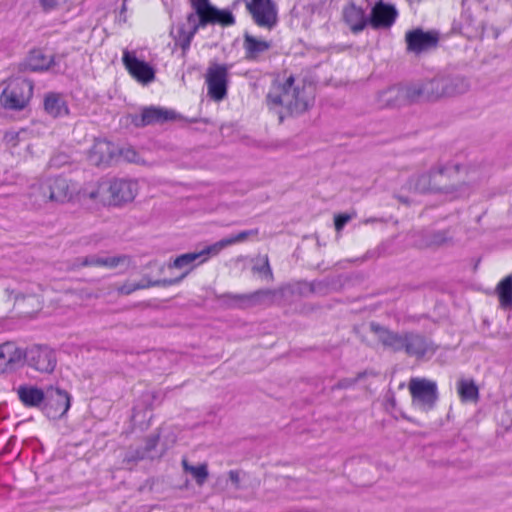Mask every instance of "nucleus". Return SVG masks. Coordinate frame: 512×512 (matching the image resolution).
<instances>
[{"label":"nucleus","instance_id":"nucleus-1","mask_svg":"<svg viewBox=\"0 0 512 512\" xmlns=\"http://www.w3.org/2000/svg\"><path fill=\"white\" fill-rule=\"evenodd\" d=\"M270 109L276 110L280 121L283 115L278 108H284L289 114H301L313 103L312 87L295 84L293 76H289L283 84L274 85L266 97Z\"/></svg>","mask_w":512,"mask_h":512},{"label":"nucleus","instance_id":"nucleus-2","mask_svg":"<svg viewBox=\"0 0 512 512\" xmlns=\"http://www.w3.org/2000/svg\"><path fill=\"white\" fill-rule=\"evenodd\" d=\"M408 389L412 398V406L421 411H431L439 398L437 383L426 378H411Z\"/></svg>","mask_w":512,"mask_h":512},{"label":"nucleus","instance_id":"nucleus-3","mask_svg":"<svg viewBox=\"0 0 512 512\" xmlns=\"http://www.w3.org/2000/svg\"><path fill=\"white\" fill-rule=\"evenodd\" d=\"M433 190L435 194H443L451 198L463 194L462 185L458 184L457 176L460 173L457 165H439L433 168Z\"/></svg>","mask_w":512,"mask_h":512},{"label":"nucleus","instance_id":"nucleus-4","mask_svg":"<svg viewBox=\"0 0 512 512\" xmlns=\"http://www.w3.org/2000/svg\"><path fill=\"white\" fill-rule=\"evenodd\" d=\"M231 68L232 64L210 62L206 70L205 82L207 85L208 96L211 99L221 101L226 97L229 82V71Z\"/></svg>","mask_w":512,"mask_h":512},{"label":"nucleus","instance_id":"nucleus-5","mask_svg":"<svg viewBox=\"0 0 512 512\" xmlns=\"http://www.w3.org/2000/svg\"><path fill=\"white\" fill-rule=\"evenodd\" d=\"M33 93L32 82L26 79L12 81L1 93L0 102L6 109H23Z\"/></svg>","mask_w":512,"mask_h":512},{"label":"nucleus","instance_id":"nucleus-6","mask_svg":"<svg viewBox=\"0 0 512 512\" xmlns=\"http://www.w3.org/2000/svg\"><path fill=\"white\" fill-rule=\"evenodd\" d=\"M34 189H38L40 191V194L36 196V201L38 203H46L48 201L64 203L72 197L70 185L67 179L62 177L38 181V184Z\"/></svg>","mask_w":512,"mask_h":512},{"label":"nucleus","instance_id":"nucleus-7","mask_svg":"<svg viewBox=\"0 0 512 512\" xmlns=\"http://www.w3.org/2000/svg\"><path fill=\"white\" fill-rule=\"evenodd\" d=\"M188 22L197 23V27H206L207 25H221L223 27L235 24V17L227 9H218L208 1L201 9L191 13L187 17Z\"/></svg>","mask_w":512,"mask_h":512},{"label":"nucleus","instance_id":"nucleus-8","mask_svg":"<svg viewBox=\"0 0 512 512\" xmlns=\"http://www.w3.org/2000/svg\"><path fill=\"white\" fill-rule=\"evenodd\" d=\"M27 364L40 373H52L56 367L55 352L44 345H34L24 352Z\"/></svg>","mask_w":512,"mask_h":512},{"label":"nucleus","instance_id":"nucleus-9","mask_svg":"<svg viewBox=\"0 0 512 512\" xmlns=\"http://www.w3.org/2000/svg\"><path fill=\"white\" fill-rule=\"evenodd\" d=\"M376 101L380 108H394L416 102L412 85L388 87L377 94Z\"/></svg>","mask_w":512,"mask_h":512},{"label":"nucleus","instance_id":"nucleus-10","mask_svg":"<svg viewBox=\"0 0 512 512\" xmlns=\"http://www.w3.org/2000/svg\"><path fill=\"white\" fill-rule=\"evenodd\" d=\"M70 406L71 396L66 390L54 386L46 388L43 410L48 417L53 419L63 417Z\"/></svg>","mask_w":512,"mask_h":512},{"label":"nucleus","instance_id":"nucleus-11","mask_svg":"<svg viewBox=\"0 0 512 512\" xmlns=\"http://www.w3.org/2000/svg\"><path fill=\"white\" fill-rule=\"evenodd\" d=\"M408 52L421 54L437 47L439 34L435 31H424L421 28L412 29L405 34Z\"/></svg>","mask_w":512,"mask_h":512},{"label":"nucleus","instance_id":"nucleus-12","mask_svg":"<svg viewBox=\"0 0 512 512\" xmlns=\"http://www.w3.org/2000/svg\"><path fill=\"white\" fill-rule=\"evenodd\" d=\"M246 8L259 27L270 30L277 24V10L271 0H250Z\"/></svg>","mask_w":512,"mask_h":512},{"label":"nucleus","instance_id":"nucleus-13","mask_svg":"<svg viewBox=\"0 0 512 512\" xmlns=\"http://www.w3.org/2000/svg\"><path fill=\"white\" fill-rule=\"evenodd\" d=\"M123 64L129 74L139 83L146 85L154 81L155 70L147 62L138 59L134 52L123 51Z\"/></svg>","mask_w":512,"mask_h":512},{"label":"nucleus","instance_id":"nucleus-14","mask_svg":"<svg viewBox=\"0 0 512 512\" xmlns=\"http://www.w3.org/2000/svg\"><path fill=\"white\" fill-rule=\"evenodd\" d=\"M212 252L207 251V247L199 252L185 253L174 259L172 263L168 264L169 268H176L184 270V272L175 279H167L168 281H176L175 284L182 281L188 273L198 264L205 262Z\"/></svg>","mask_w":512,"mask_h":512},{"label":"nucleus","instance_id":"nucleus-15","mask_svg":"<svg viewBox=\"0 0 512 512\" xmlns=\"http://www.w3.org/2000/svg\"><path fill=\"white\" fill-rule=\"evenodd\" d=\"M403 351L410 357L422 358L427 354H434L436 346L421 334L406 332Z\"/></svg>","mask_w":512,"mask_h":512},{"label":"nucleus","instance_id":"nucleus-16","mask_svg":"<svg viewBox=\"0 0 512 512\" xmlns=\"http://www.w3.org/2000/svg\"><path fill=\"white\" fill-rule=\"evenodd\" d=\"M80 194L81 197L88 198L94 202L103 205H113L112 179H102L96 183H89L82 188Z\"/></svg>","mask_w":512,"mask_h":512},{"label":"nucleus","instance_id":"nucleus-17","mask_svg":"<svg viewBox=\"0 0 512 512\" xmlns=\"http://www.w3.org/2000/svg\"><path fill=\"white\" fill-rule=\"evenodd\" d=\"M138 182L129 179H112V203L118 206L134 200L138 194Z\"/></svg>","mask_w":512,"mask_h":512},{"label":"nucleus","instance_id":"nucleus-18","mask_svg":"<svg viewBox=\"0 0 512 512\" xmlns=\"http://www.w3.org/2000/svg\"><path fill=\"white\" fill-rule=\"evenodd\" d=\"M117 152L118 149L113 143L105 139H97L88 152V160L95 166L108 165Z\"/></svg>","mask_w":512,"mask_h":512},{"label":"nucleus","instance_id":"nucleus-19","mask_svg":"<svg viewBox=\"0 0 512 512\" xmlns=\"http://www.w3.org/2000/svg\"><path fill=\"white\" fill-rule=\"evenodd\" d=\"M443 77L413 84L415 101H434L444 97Z\"/></svg>","mask_w":512,"mask_h":512},{"label":"nucleus","instance_id":"nucleus-20","mask_svg":"<svg viewBox=\"0 0 512 512\" xmlns=\"http://www.w3.org/2000/svg\"><path fill=\"white\" fill-rule=\"evenodd\" d=\"M24 360V351L13 342L0 345V374L15 369Z\"/></svg>","mask_w":512,"mask_h":512},{"label":"nucleus","instance_id":"nucleus-21","mask_svg":"<svg viewBox=\"0 0 512 512\" xmlns=\"http://www.w3.org/2000/svg\"><path fill=\"white\" fill-rule=\"evenodd\" d=\"M370 329L376 334L378 340L383 344L384 347L391 349L394 352L404 350L405 333H397L380 326L377 323L372 322Z\"/></svg>","mask_w":512,"mask_h":512},{"label":"nucleus","instance_id":"nucleus-22","mask_svg":"<svg viewBox=\"0 0 512 512\" xmlns=\"http://www.w3.org/2000/svg\"><path fill=\"white\" fill-rule=\"evenodd\" d=\"M397 17V10L394 6L378 2L371 11L370 24L373 28H388Z\"/></svg>","mask_w":512,"mask_h":512},{"label":"nucleus","instance_id":"nucleus-23","mask_svg":"<svg viewBox=\"0 0 512 512\" xmlns=\"http://www.w3.org/2000/svg\"><path fill=\"white\" fill-rule=\"evenodd\" d=\"M176 114L172 110L164 108L148 107L143 109L141 115L136 117L134 123L136 126H147L156 123H163L175 119Z\"/></svg>","mask_w":512,"mask_h":512},{"label":"nucleus","instance_id":"nucleus-24","mask_svg":"<svg viewBox=\"0 0 512 512\" xmlns=\"http://www.w3.org/2000/svg\"><path fill=\"white\" fill-rule=\"evenodd\" d=\"M342 17L350 30L357 34L364 30L370 18L366 17L364 11L354 4H349L343 8Z\"/></svg>","mask_w":512,"mask_h":512},{"label":"nucleus","instance_id":"nucleus-25","mask_svg":"<svg viewBox=\"0 0 512 512\" xmlns=\"http://www.w3.org/2000/svg\"><path fill=\"white\" fill-rule=\"evenodd\" d=\"M17 395L24 406L40 407L44 406L46 390L32 385H21L17 388Z\"/></svg>","mask_w":512,"mask_h":512},{"label":"nucleus","instance_id":"nucleus-26","mask_svg":"<svg viewBox=\"0 0 512 512\" xmlns=\"http://www.w3.org/2000/svg\"><path fill=\"white\" fill-rule=\"evenodd\" d=\"M79 266H100L107 268H115L119 265L128 264L129 258L125 255L119 256H98L90 255L77 259Z\"/></svg>","mask_w":512,"mask_h":512},{"label":"nucleus","instance_id":"nucleus-27","mask_svg":"<svg viewBox=\"0 0 512 512\" xmlns=\"http://www.w3.org/2000/svg\"><path fill=\"white\" fill-rule=\"evenodd\" d=\"M258 233H259V230L257 228L241 231L235 235H231L229 237L223 238V239L217 241L216 243H214L210 246H207V251L212 252L213 256H215V255L219 254L220 251H222L226 247L237 244V243L244 242L250 237L257 236Z\"/></svg>","mask_w":512,"mask_h":512},{"label":"nucleus","instance_id":"nucleus-28","mask_svg":"<svg viewBox=\"0 0 512 512\" xmlns=\"http://www.w3.org/2000/svg\"><path fill=\"white\" fill-rule=\"evenodd\" d=\"M243 47L245 49L246 59L255 60L261 54L270 49L271 43L266 40L256 38L249 33H245Z\"/></svg>","mask_w":512,"mask_h":512},{"label":"nucleus","instance_id":"nucleus-29","mask_svg":"<svg viewBox=\"0 0 512 512\" xmlns=\"http://www.w3.org/2000/svg\"><path fill=\"white\" fill-rule=\"evenodd\" d=\"M433 178V169H431L429 172L415 174L410 178L408 182L409 189L420 193H434Z\"/></svg>","mask_w":512,"mask_h":512},{"label":"nucleus","instance_id":"nucleus-30","mask_svg":"<svg viewBox=\"0 0 512 512\" xmlns=\"http://www.w3.org/2000/svg\"><path fill=\"white\" fill-rule=\"evenodd\" d=\"M54 64V57L45 55L41 50H33L26 59V67L31 71L48 70Z\"/></svg>","mask_w":512,"mask_h":512},{"label":"nucleus","instance_id":"nucleus-31","mask_svg":"<svg viewBox=\"0 0 512 512\" xmlns=\"http://www.w3.org/2000/svg\"><path fill=\"white\" fill-rule=\"evenodd\" d=\"M175 282L176 281H168V280L151 281V280L144 278L140 282H137V283H132V282L124 283L123 285L117 286L116 290L118 291L119 294L129 295L136 290L146 289V288L154 287V286H171V285H175Z\"/></svg>","mask_w":512,"mask_h":512},{"label":"nucleus","instance_id":"nucleus-32","mask_svg":"<svg viewBox=\"0 0 512 512\" xmlns=\"http://www.w3.org/2000/svg\"><path fill=\"white\" fill-rule=\"evenodd\" d=\"M444 97L460 95L468 91L469 83L463 77H443Z\"/></svg>","mask_w":512,"mask_h":512},{"label":"nucleus","instance_id":"nucleus-33","mask_svg":"<svg viewBox=\"0 0 512 512\" xmlns=\"http://www.w3.org/2000/svg\"><path fill=\"white\" fill-rule=\"evenodd\" d=\"M44 108L46 112L53 117L66 115L68 113V108L61 96L54 93L48 94L45 97Z\"/></svg>","mask_w":512,"mask_h":512},{"label":"nucleus","instance_id":"nucleus-34","mask_svg":"<svg viewBox=\"0 0 512 512\" xmlns=\"http://www.w3.org/2000/svg\"><path fill=\"white\" fill-rule=\"evenodd\" d=\"M241 471L239 470H230L227 475H220L216 479V487L226 490L233 489L239 490L242 488L241 486Z\"/></svg>","mask_w":512,"mask_h":512},{"label":"nucleus","instance_id":"nucleus-35","mask_svg":"<svg viewBox=\"0 0 512 512\" xmlns=\"http://www.w3.org/2000/svg\"><path fill=\"white\" fill-rule=\"evenodd\" d=\"M496 292L502 307H512V273L498 283Z\"/></svg>","mask_w":512,"mask_h":512},{"label":"nucleus","instance_id":"nucleus-36","mask_svg":"<svg viewBox=\"0 0 512 512\" xmlns=\"http://www.w3.org/2000/svg\"><path fill=\"white\" fill-rule=\"evenodd\" d=\"M182 467L185 473H189L193 477L198 486H202L209 476L208 465L206 463L194 466L189 464L186 458H183Z\"/></svg>","mask_w":512,"mask_h":512},{"label":"nucleus","instance_id":"nucleus-37","mask_svg":"<svg viewBox=\"0 0 512 512\" xmlns=\"http://www.w3.org/2000/svg\"><path fill=\"white\" fill-rule=\"evenodd\" d=\"M457 391L462 401H476L478 398V388L472 380L461 379Z\"/></svg>","mask_w":512,"mask_h":512},{"label":"nucleus","instance_id":"nucleus-38","mask_svg":"<svg viewBox=\"0 0 512 512\" xmlns=\"http://www.w3.org/2000/svg\"><path fill=\"white\" fill-rule=\"evenodd\" d=\"M193 24L190 31H186L183 28L178 29L177 34L174 36L175 44L182 48L183 54L189 49L191 41L198 31L200 27H197V23L191 22Z\"/></svg>","mask_w":512,"mask_h":512},{"label":"nucleus","instance_id":"nucleus-39","mask_svg":"<svg viewBox=\"0 0 512 512\" xmlns=\"http://www.w3.org/2000/svg\"><path fill=\"white\" fill-rule=\"evenodd\" d=\"M276 291L272 289H260L250 294L235 296L237 299L247 300L253 304L262 303L264 300H272Z\"/></svg>","mask_w":512,"mask_h":512},{"label":"nucleus","instance_id":"nucleus-40","mask_svg":"<svg viewBox=\"0 0 512 512\" xmlns=\"http://www.w3.org/2000/svg\"><path fill=\"white\" fill-rule=\"evenodd\" d=\"M252 271L254 273L263 274L271 280L273 279V273L267 255H260L255 259V264L252 267Z\"/></svg>","mask_w":512,"mask_h":512},{"label":"nucleus","instance_id":"nucleus-41","mask_svg":"<svg viewBox=\"0 0 512 512\" xmlns=\"http://www.w3.org/2000/svg\"><path fill=\"white\" fill-rule=\"evenodd\" d=\"M447 236L446 233L443 231H438L431 233L427 236L426 240L423 243V246L425 247H431V246H439L446 242Z\"/></svg>","mask_w":512,"mask_h":512},{"label":"nucleus","instance_id":"nucleus-42","mask_svg":"<svg viewBox=\"0 0 512 512\" xmlns=\"http://www.w3.org/2000/svg\"><path fill=\"white\" fill-rule=\"evenodd\" d=\"M120 155L128 162L136 164H144V160L139 153L132 147H125L119 151Z\"/></svg>","mask_w":512,"mask_h":512},{"label":"nucleus","instance_id":"nucleus-43","mask_svg":"<svg viewBox=\"0 0 512 512\" xmlns=\"http://www.w3.org/2000/svg\"><path fill=\"white\" fill-rule=\"evenodd\" d=\"M157 443H158V437H150V438H148L147 442H146L145 452H142V453L137 452V455H136L135 458L136 459H143L145 457V453L151 451L152 449H154L156 447Z\"/></svg>","mask_w":512,"mask_h":512},{"label":"nucleus","instance_id":"nucleus-44","mask_svg":"<svg viewBox=\"0 0 512 512\" xmlns=\"http://www.w3.org/2000/svg\"><path fill=\"white\" fill-rule=\"evenodd\" d=\"M351 216L348 214H339L335 217V229L339 232L350 221Z\"/></svg>","mask_w":512,"mask_h":512},{"label":"nucleus","instance_id":"nucleus-45","mask_svg":"<svg viewBox=\"0 0 512 512\" xmlns=\"http://www.w3.org/2000/svg\"><path fill=\"white\" fill-rule=\"evenodd\" d=\"M355 382H356V379L345 378V379L340 380L337 383V385L335 386V388L346 389V388L353 386Z\"/></svg>","mask_w":512,"mask_h":512},{"label":"nucleus","instance_id":"nucleus-46","mask_svg":"<svg viewBox=\"0 0 512 512\" xmlns=\"http://www.w3.org/2000/svg\"><path fill=\"white\" fill-rule=\"evenodd\" d=\"M37 184H38V182H37V183H34V184H32V185H31V187H30V192H29V197L32 199V201H33V203H34L35 205H42L43 203H38V202L36 201V196L40 194V191H39L38 189H34V187H35Z\"/></svg>","mask_w":512,"mask_h":512},{"label":"nucleus","instance_id":"nucleus-47","mask_svg":"<svg viewBox=\"0 0 512 512\" xmlns=\"http://www.w3.org/2000/svg\"><path fill=\"white\" fill-rule=\"evenodd\" d=\"M209 0H190L195 12L202 8Z\"/></svg>","mask_w":512,"mask_h":512},{"label":"nucleus","instance_id":"nucleus-48","mask_svg":"<svg viewBox=\"0 0 512 512\" xmlns=\"http://www.w3.org/2000/svg\"><path fill=\"white\" fill-rule=\"evenodd\" d=\"M126 1L127 0H124L123 1V4H122V7H121V10H120V13H119V21H122V22H126V10H127V7H126Z\"/></svg>","mask_w":512,"mask_h":512},{"label":"nucleus","instance_id":"nucleus-49","mask_svg":"<svg viewBox=\"0 0 512 512\" xmlns=\"http://www.w3.org/2000/svg\"><path fill=\"white\" fill-rule=\"evenodd\" d=\"M59 158H60L59 156L53 157L51 159V165H53V166H60V165L64 164V161L60 160Z\"/></svg>","mask_w":512,"mask_h":512},{"label":"nucleus","instance_id":"nucleus-50","mask_svg":"<svg viewBox=\"0 0 512 512\" xmlns=\"http://www.w3.org/2000/svg\"><path fill=\"white\" fill-rule=\"evenodd\" d=\"M16 136H17L16 134L7 133L5 135V139H6L7 142H11V141H13L15 139Z\"/></svg>","mask_w":512,"mask_h":512},{"label":"nucleus","instance_id":"nucleus-51","mask_svg":"<svg viewBox=\"0 0 512 512\" xmlns=\"http://www.w3.org/2000/svg\"><path fill=\"white\" fill-rule=\"evenodd\" d=\"M469 181H473V182H474V181H475V178H474L473 176H470V177H469Z\"/></svg>","mask_w":512,"mask_h":512}]
</instances>
